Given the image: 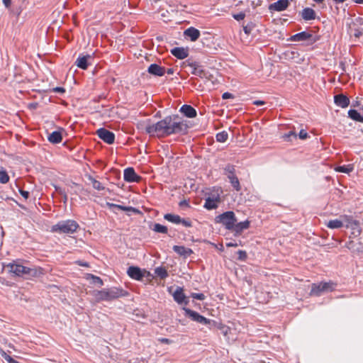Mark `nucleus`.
I'll list each match as a JSON object with an SVG mask.
<instances>
[{"instance_id":"nucleus-1","label":"nucleus","mask_w":363,"mask_h":363,"mask_svg":"<svg viewBox=\"0 0 363 363\" xmlns=\"http://www.w3.org/2000/svg\"><path fill=\"white\" fill-rule=\"evenodd\" d=\"M189 126L178 116H169L153 124H147L145 131L151 136L163 138L172 134L186 133Z\"/></svg>"},{"instance_id":"nucleus-2","label":"nucleus","mask_w":363,"mask_h":363,"mask_svg":"<svg viewBox=\"0 0 363 363\" xmlns=\"http://www.w3.org/2000/svg\"><path fill=\"white\" fill-rule=\"evenodd\" d=\"M127 295L128 292L126 291L117 287H112L94 292V297L98 301H111L120 297L126 296Z\"/></svg>"},{"instance_id":"nucleus-3","label":"nucleus","mask_w":363,"mask_h":363,"mask_svg":"<svg viewBox=\"0 0 363 363\" xmlns=\"http://www.w3.org/2000/svg\"><path fill=\"white\" fill-rule=\"evenodd\" d=\"M79 228L78 223L73 220H62L52 226L51 231L58 233L72 234Z\"/></svg>"},{"instance_id":"nucleus-4","label":"nucleus","mask_w":363,"mask_h":363,"mask_svg":"<svg viewBox=\"0 0 363 363\" xmlns=\"http://www.w3.org/2000/svg\"><path fill=\"white\" fill-rule=\"evenodd\" d=\"M337 284L333 281L320 282L312 284L309 293L310 296H320L323 293L335 291Z\"/></svg>"},{"instance_id":"nucleus-5","label":"nucleus","mask_w":363,"mask_h":363,"mask_svg":"<svg viewBox=\"0 0 363 363\" xmlns=\"http://www.w3.org/2000/svg\"><path fill=\"white\" fill-rule=\"evenodd\" d=\"M217 223L223 224L228 230H233L235 227V223H237V218L234 212L226 211L216 217Z\"/></svg>"},{"instance_id":"nucleus-6","label":"nucleus","mask_w":363,"mask_h":363,"mask_svg":"<svg viewBox=\"0 0 363 363\" xmlns=\"http://www.w3.org/2000/svg\"><path fill=\"white\" fill-rule=\"evenodd\" d=\"M9 272L16 275V276H23L25 274H30L34 271L32 269H30L27 267L23 266L18 264H9L6 266Z\"/></svg>"},{"instance_id":"nucleus-7","label":"nucleus","mask_w":363,"mask_h":363,"mask_svg":"<svg viewBox=\"0 0 363 363\" xmlns=\"http://www.w3.org/2000/svg\"><path fill=\"white\" fill-rule=\"evenodd\" d=\"M97 135L100 139L104 140L108 144H113L115 140V135L113 133L105 129L100 128L96 131Z\"/></svg>"},{"instance_id":"nucleus-8","label":"nucleus","mask_w":363,"mask_h":363,"mask_svg":"<svg viewBox=\"0 0 363 363\" xmlns=\"http://www.w3.org/2000/svg\"><path fill=\"white\" fill-rule=\"evenodd\" d=\"M186 313L194 321L203 325H208L211 323V320L200 315L199 313L191 309H185Z\"/></svg>"},{"instance_id":"nucleus-9","label":"nucleus","mask_w":363,"mask_h":363,"mask_svg":"<svg viewBox=\"0 0 363 363\" xmlns=\"http://www.w3.org/2000/svg\"><path fill=\"white\" fill-rule=\"evenodd\" d=\"M123 178L128 182H139L141 179V177L135 173L132 167L126 168L124 170Z\"/></svg>"},{"instance_id":"nucleus-10","label":"nucleus","mask_w":363,"mask_h":363,"mask_svg":"<svg viewBox=\"0 0 363 363\" xmlns=\"http://www.w3.org/2000/svg\"><path fill=\"white\" fill-rule=\"evenodd\" d=\"M185 67H189L191 68V74L201 77L203 74V70L202 67L199 65V62L196 61H190L189 60L184 62Z\"/></svg>"},{"instance_id":"nucleus-11","label":"nucleus","mask_w":363,"mask_h":363,"mask_svg":"<svg viewBox=\"0 0 363 363\" xmlns=\"http://www.w3.org/2000/svg\"><path fill=\"white\" fill-rule=\"evenodd\" d=\"M289 6V0H278L277 1L269 4V10L271 11H283Z\"/></svg>"},{"instance_id":"nucleus-12","label":"nucleus","mask_w":363,"mask_h":363,"mask_svg":"<svg viewBox=\"0 0 363 363\" xmlns=\"http://www.w3.org/2000/svg\"><path fill=\"white\" fill-rule=\"evenodd\" d=\"M127 274L131 279H135L138 281L142 280L143 278L144 277L143 272L138 267H134V266L129 267L127 270Z\"/></svg>"},{"instance_id":"nucleus-13","label":"nucleus","mask_w":363,"mask_h":363,"mask_svg":"<svg viewBox=\"0 0 363 363\" xmlns=\"http://www.w3.org/2000/svg\"><path fill=\"white\" fill-rule=\"evenodd\" d=\"M220 201V196L218 194L216 196H208L206 199L204 207L208 210L215 209L218 207Z\"/></svg>"},{"instance_id":"nucleus-14","label":"nucleus","mask_w":363,"mask_h":363,"mask_svg":"<svg viewBox=\"0 0 363 363\" xmlns=\"http://www.w3.org/2000/svg\"><path fill=\"white\" fill-rule=\"evenodd\" d=\"M147 72L150 74L162 77L166 73V69L164 67L158 65L157 64H151L147 69Z\"/></svg>"},{"instance_id":"nucleus-15","label":"nucleus","mask_w":363,"mask_h":363,"mask_svg":"<svg viewBox=\"0 0 363 363\" xmlns=\"http://www.w3.org/2000/svg\"><path fill=\"white\" fill-rule=\"evenodd\" d=\"M334 101L337 106L341 108H346L350 104L349 99L343 94H338L335 96Z\"/></svg>"},{"instance_id":"nucleus-16","label":"nucleus","mask_w":363,"mask_h":363,"mask_svg":"<svg viewBox=\"0 0 363 363\" xmlns=\"http://www.w3.org/2000/svg\"><path fill=\"white\" fill-rule=\"evenodd\" d=\"M184 35L189 38L191 41H196L200 36V31L194 27H190L185 30Z\"/></svg>"},{"instance_id":"nucleus-17","label":"nucleus","mask_w":363,"mask_h":363,"mask_svg":"<svg viewBox=\"0 0 363 363\" xmlns=\"http://www.w3.org/2000/svg\"><path fill=\"white\" fill-rule=\"evenodd\" d=\"M250 222L248 220H246L242 222H240L238 223H235V227L233 228V230L236 235H240L244 230H247L250 228Z\"/></svg>"},{"instance_id":"nucleus-18","label":"nucleus","mask_w":363,"mask_h":363,"mask_svg":"<svg viewBox=\"0 0 363 363\" xmlns=\"http://www.w3.org/2000/svg\"><path fill=\"white\" fill-rule=\"evenodd\" d=\"M180 111L188 118H194L196 116V111L190 105H183Z\"/></svg>"},{"instance_id":"nucleus-19","label":"nucleus","mask_w":363,"mask_h":363,"mask_svg":"<svg viewBox=\"0 0 363 363\" xmlns=\"http://www.w3.org/2000/svg\"><path fill=\"white\" fill-rule=\"evenodd\" d=\"M172 54L178 59L183 60L188 56V51L184 48H174L171 50Z\"/></svg>"},{"instance_id":"nucleus-20","label":"nucleus","mask_w":363,"mask_h":363,"mask_svg":"<svg viewBox=\"0 0 363 363\" xmlns=\"http://www.w3.org/2000/svg\"><path fill=\"white\" fill-rule=\"evenodd\" d=\"M91 56L89 55L85 56H79L76 60V65L78 67L82 69H86L88 67V60L91 59Z\"/></svg>"},{"instance_id":"nucleus-21","label":"nucleus","mask_w":363,"mask_h":363,"mask_svg":"<svg viewBox=\"0 0 363 363\" xmlns=\"http://www.w3.org/2000/svg\"><path fill=\"white\" fill-rule=\"evenodd\" d=\"M173 297H174V301H177L179 304L183 303L184 302H185L186 304L187 303V302L185 301L186 296L183 292V289L180 287H178L175 290V291L173 294Z\"/></svg>"},{"instance_id":"nucleus-22","label":"nucleus","mask_w":363,"mask_h":363,"mask_svg":"<svg viewBox=\"0 0 363 363\" xmlns=\"http://www.w3.org/2000/svg\"><path fill=\"white\" fill-rule=\"evenodd\" d=\"M173 250L179 255L184 257L189 256L192 253V250L184 246L174 245Z\"/></svg>"},{"instance_id":"nucleus-23","label":"nucleus","mask_w":363,"mask_h":363,"mask_svg":"<svg viewBox=\"0 0 363 363\" xmlns=\"http://www.w3.org/2000/svg\"><path fill=\"white\" fill-rule=\"evenodd\" d=\"M301 16L306 21L313 20L315 18V12L311 8H306L302 11Z\"/></svg>"},{"instance_id":"nucleus-24","label":"nucleus","mask_w":363,"mask_h":363,"mask_svg":"<svg viewBox=\"0 0 363 363\" xmlns=\"http://www.w3.org/2000/svg\"><path fill=\"white\" fill-rule=\"evenodd\" d=\"M340 218L343 221V224L345 223L346 228H353L354 225H358V222L353 220L350 216L343 215L340 216Z\"/></svg>"},{"instance_id":"nucleus-25","label":"nucleus","mask_w":363,"mask_h":363,"mask_svg":"<svg viewBox=\"0 0 363 363\" xmlns=\"http://www.w3.org/2000/svg\"><path fill=\"white\" fill-rule=\"evenodd\" d=\"M62 140V137L60 131H54L48 136V140L53 144L60 143Z\"/></svg>"},{"instance_id":"nucleus-26","label":"nucleus","mask_w":363,"mask_h":363,"mask_svg":"<svg viewBox=\"0 0 363 363\" xmlns=\"http://www.w3.org/2000/svg\"><path fill=\"white\" fill-rule=\"evenodd\" d=\"M312 35L307 32H301L294 35L292 37V40L294 41H303L311 39Z\"/></svg>"},{"instance_id":"nucleus-27","label":"nucleus","mask_w":363,"mask_h":363,"mask_svg":"<svg viewBox=\"0 0 363 363\" xmlns=\"http://www.w3.org/2000/svg\"><path fill=\"white\" fill-rule=\"evenodd\" d=\"M164 218L174 224H180V221H182V218L179 216L172 213H166Z\"/></svg>"},{"instance_id":"nucleus-28","label":"nucleus","mask_w":363,"mask_h":363,"mask_svg":"<svg viewBox=\"0 0 363 363\" xmlns=\"http://www.w3.org/2000/svg\"><path fill=\"white\" fill-rule=\"evenodd\" d=\"M326 225L330 229L340 228L343 226V221L341 220V218L340 220H330L327 223Z\"/></svg>"},{"instance_id":"nucleus-29","label":"nucleus","mask_w":363,"mask_h":363,"mask_svg":"<svg viewBox=\"0 0 363 363\" xmlns=\"http://www.w3.org/2000/svg\"><path fill=\"white\" fill-rule=\"evenodd\" d=\"M348 116L350 118L355 121L363 123V116L357 110H350L348 111Z\"/></svg>"},{"instance_id":"nucleus-30","label":"nucleus","mask_w":363,"mask_h":363,"mask_svg":"<svg viewBox=\"0 0 363 363\" xmlns=\"http://www.w3.org/2000/svg\"><path fill=\"white\" fill-rule=\"evenodd\" d=\"M213 324L216 325L217 328L221 331L222 334L225 337H228V334L230 333V328L223 324V323H218L217 324L215 321H213Z\"/></svg>"},{"instance_id":"nucleus-31","label":"nucleus","mask_w":363,"mask_h":363,"mask_svg":"<svg viewBox=\"0 0 363 363\" xmlns=\"http://www.w3.org/2000/svg\"><path fill=\"white\" fill-rule=\"evenodd\" d=\"M228 178L230 180V182L231 185L233 186V188L236 191H239L241 189V186L240 184V182H239L238 177H236V175L231 174L230 176L228 177Z\"/></svg>"},{"instance_id":"nucleus-32","label":"nucleus","mask_w":363,"mask_h":363,"mask_svg":"<svg viewBox=\"0 0 363 363\" xmlns=\"http://www.w3.org/2000/svg\"><path fill=\"white\" fill-rule=\"evenodd\" d=\"M353 166L352 164L338 166L335 168V170L338 172L349 174L353 171Z\"/></svg>"},{"instance_id":"nucleus-33","label":"nucleus","mask_w":363,"mask_h":363,"mask_svg":"<svg viewBox=\"0 0 363 363\" xmlns=\"http://www.w3.org/2000/svg\"><path fill=\"white\" fill-rule=\"evenodd\" d=\"M155 274L161 279H165L168 277V272L164 267H159L155 269Z\"/></svg>"},{"instance_id":"nucleus-34","label":"nucleus","mask_w":363,"mask_h":363,"mask_svg":"<svg viewBox=\"0 0 363 363\" xmlns=\"http://www.w3.org/2000/svg\"><path fill=\"white\" fill-rule=\"evenodd\" d=\"M153 230L160 233H167L168 229L166 226L160 223H155L153 227Z\"/></svg>"},{"instance_id":"nucleus-35","label":"nucleus","mask_w":363,"mask_h":363,"mask_svg":"<svg viewBox=\"0 0 363 363\" xmlns=\"http://www.w3.org/2000/svg\"><path fill=\"white\" fill-rule=\"evenodd\" d=\"M9 181V176L8 175L6 170L1 169H0V183L6 184Z\"/></svg>"},{"instance_id":"nucleus-36","label":"nucleus","mask_w":363,"mask_h":363,"mask_svg":"<svg viewBox=\"0 0 363 363\" xmlns=\"http://www.w3.org/2000/svg\"><path fill=\"white\" fill-rule=\"evenodd\" d=\"M296 137L297 135L294 131H290L284 134L281 138L284 141H291L292 139H296Z\"/></svg>"},{"instance_id":"nucleus-37","label":"nucleus","mask_w":363,"mask_h":363,"mask_svg":"<svg viewBox=\"0 0 363 363\" xmlns=\"http://www.w3.org/2000/svg\"><path fill=\"white\" fill-rule=\"evenodd\" d=\"M228 137V133L225 131H223V132L217 133L216 140L218 142L224 143L227 140Z\"/></svg>"},{"instance_id":"nucleus-38","label":"nucleus","mask_w":363,"mask_h":363,"mask_svg":"<svg viewBox=\"0 0 363 363\" xmlns=\"http://www.w3.org/2000/svg\"><path fill=\"white\" fill-rule=\"evenodd\" d=\"M90 180L91 181L92 186L95 189L99 191L104 189V186L100 182L97 181L96 179L92 177L90 178Z\"/></svg>"},{"instance_id":"nucleus-39","label":"nucleus","mask_w":363,"mask_h":363,"mask_svg":"<svg viewBox=\"0 0 363 363\" xmlns=\"http://www.w3.org/2000/svg\"><path fill=\"white\" fill-rule=\"evenodd\" d=\"M106 205L109 208H116L124 211H129V210L132 209L131 207H126V206H121V205H118V204H114V203H107Z\"/></svg>"},{"instance_id":"nucleus-40","label":"nucleus","mask_w":363,"mask_h":363,"mask_svg":"<svg viewBox=\"0 0 363 363\" xmlns=\"http://www.w3.org/2000/svg\"><path fill=\"white\" fill-rule=\"evenodd\" d=\"M88 276H89V277H91L93 279V282L94 284H98L99 286H103L104 283H103L102 279L100 277H96L93 274H89Z\"/></svg>"},{"instance_id":"nucleus-41","label":"nucleus","mask_w":363,"mask_h":363,"mask_svg":"<svg viewBox=\"0 0 363 363\" xmlns=\"http://www.w3.org/2000/svg\"><path fill=\"white\" fill-rule=\"evenodd\" d=\"M225 174L227 177H230V174H235V168L232 165H228L225 168Z\"/></svg>"},{"instance_id":"nucleus-42","label":"nucleus","mask_w":363,"mask_h":363,"mask_svg":"<svg viewBox=\"0 0 363 363\" xmlns=\"http://www.w3.org/2000/svg\"><path fill=\"white\" fill-rule=\"evenodd\" d=\"M191 297L195 299L200 300V301H203L205 299L204 294H201V293H193L191 294Z\"/></svg>"},{"instance_id":"nucleus-43","label":"nucleus","mask_w":363,"mask_h":363,"mask_svg":"<svg viewBox=\"0 0 363 363\" xmlns=\"http://www.w3.org/2000/svg\"><path fill=\"white\" fill-rule=\"evenodd\" d=\"M238 259L241 261H245L247 259V253L244 250H239L238 252Z\"/></svg>"},{"instance_id":"nucleus-44","label":"nucleus","mask_w":363,"mask_h":363,"mask_svg":"<svg viewBox=\"0 0 363 363\" xmlns=\"http://www.w3.org/2000/svg\"><path fill=\"white\" fill-rule=\"evenodd\" d=\"M233 17L237 21H241L245 18V13L244 12H240L239 13L233 14Z\"/></svg>"},{"instance_id":"nucleus-45","label":"nucleus","mask_w":363,"mask_h":363,"mask_svg":"<svg viewBox=\"0 0 363 363\" xmlns=\"http://www.w3.org/2000/svg\"><path fill=\"white\" fill-rule=\"evenodd\" d=\"M180 223L182 224L185 227H191L192 223L190 220L189 219H183L182 218V221H180Z\"/></svg>"},{"instance_id":"nucleus-46","label":"nucleus","mask_w":363,"mask_h":363,"mask_svg":"<svg viewBox=\"0 0 363 363\" xmlns=\"http://www.w3.org/2000/svg\"><path fill=\"white\" fill-rule=\"evenodd\" d=\"M4 359L8 363H20L19 362L14 359L13 357H11V356H9L8 354H5Z\"/></svg>"},{"instance_id":"nucleus-47","label":"nucleus","mask_w":363,"mask_h":363,"mask_svg":"<svg viewBox=\"0 0 363 363\" xmlns=\"http://www.w3.org/2000/svg\"><path fill=\"white\" fill-rule=\"evenodd\" d=\"M298 136L301 139L304 140L308 138V133L304 130H301L299 132Z\"/></svg>"},{"instance_id":"nucleus-48","label":"nucleus","mask_w":363,"mask_h":363,"mask_svg":"<svg viewBox=\"0 0 363 363\" xmlns=\"http://www.w3.org/2000/svg\"><path fill=\"white\" fill-rule=\"evenodd\" d=\"M158 341L164 344H171L172 342V340L164 337L159 338Z\"/></svg>"},{"instance_id":"nucleus-49","label":"nucleus","mask_w":363,"mask_h":363,"mask_svg":"<svg viewBox=\"0 0 363 363\" xmlns=\"http://www.w3.org/2000/svg\"><path fill=\"white\" fill-rule=\"evenodd\" d=\"M19 192H20L21 195L23 197H24L26 199H28V197H29V194H30L28 191H24V190H23V189H20V190H19Z\"/></svg>"},{"instance_id":"nucleus-50","label":"nucleus","mask_w":363,"mask_h":363,"mask_svg":"<svg viewBox=\"0 0 363 363\" xmlns=\"http://www.w3.org/2000/svg\"><path fill=\"white\" fill-rule=\"evenodd\" d=\"M223 99H231V98H233V96L232 94L229 93V92H225L223 96H222Z\"/></svg>"},{"instance_id":"nucleus-51","label":"nucleus","mask_w":363,"mask_h":363,"mask_svg":"<svg viewBox=\"0 0 363 363\" xmlns=\"http://www.w3.org/2000/svg\"><path fill=\"white\" fill-rule=\"evenodd\" d=\"M5 7L9 9L11 6V0H2Z\"/></svg>"},{"instance_id":"nucleus-52","label":"nucleus","mask_w":363,"mask_h":363,"mask_svg":"<svg viewBox=\"0 0 363 363\" xmlns=\"http://www.w3.org/2000/svg\"><path fill=\"white\" fill-rule=\"evenodd\" d=\"M53 91L56 93H64L65 91V89L62 87H55L53 89Z\"/></svg>"},{"instance_id":"nucleus-53","label":"nucleus","mask_w":363,"mask_h":363,"mask_svg":"<svg viewBox=\"0 0 363 363\" xmlns=\"http://www.w3.org/2000/svg\"><path fill=\"white\" fill-rule=\"evenodd\" d=\"M180 207L186 206L189 207V203L186 200L181 201L179 203Z\"/></svg>"},{"instance_id":"nucleus-54","label":"nucleus","mask_w":363,"mask_h":363,"mask_svg":"<svg viewBox=\"0 0 363 363\" xmlns=\"http://www.w3.org/2000/svg\"><path fill=\"white\" fill-rule=\"evenodd\" d=\"M243 30L246 34H250L251 32V28L248 26H244Z\"/></svg>"},{"instance_id":"nucleus-55","label":"nucleus","mask_w":363,"mask_h":363,"mask_svg":"<svg viewBox=\"0 0 363 363\" xmlns=\"http://www.w3.org/2000/svg\"><path fill=\"white\" fill-rule=\"evenodd\" d=\"M253 104L256 106H262L265 104V102L264 101L257 100L253 102Z\"/></svg>"},{"instance_id":"nucleus-56","label":"nucleus","mask_w":363,"mask_h":363,"mask_svg":"<svg viewBox=\"0 0 363 363\" xmlns=\"http://www.w3.org/2000/svg\"><path fill=\"white\" fill-rule=\"evenodd\" d=\"M226 246L228 247H238V244L237 242H227L226 243Z\"/></svg>"},{"instance_id":"nucleus-57","label":"nucleus","mask_w":363,"mask_h":363,"mask_svg":"<svg viewBox=\"0 0 363 363\" xmlns=\"http://www.w3.org/2000/svg\"><path fill=\"white\" fill-rule=\"evenodd\" d=\"M55 188L56 191L58 192L60 194H64L65 191L63 189H62L60 187L55 186Z\"/></svg>"},{"instance_id":"nucleus-58","label":"nucleus","mask_w":363,"mask_h":363,"mask_svg":"<svg viewBox=\"0 0 363 363\" xmlns=\"http://www.w3.org/2000/svg\"><path fill=\"white\" fill-rule=\"evenodd\" d=\"M174 72V69L173 68H169L166 70V73L168 74H173Z\"/></svg>"},{"instance_id":"nucleus-59","label":"nucleus","mask_w":363,"mask_h":363,"mask_svg":"<svg viewBox=\"0 0 363 363\" xmlns=\"http://www.w3.org/2000/svg\"><path fill=\"white\" fill-rule=\"evenodd\" d=\"M77 263L80 266L88 267V264L86 262H83L82 261H77Z\"/></svg>"},{"instance_id":"nucleus-60","label":"nucleus","mask_w":363,"mask_h":363,"mask_svg":"<svg viewBox=\"0 0 363 363\" xmlns=\"http://www.w3.org/2000/svg\"><path fill=\"white\" fill-rule=\"evenodd\" d=\"M61 195L62 196V198H63V202L66 203L67 201V194L65 191L64 194H62Z\"/></svg>"},{"instance_id":"nucleus-61","label":"nucleus","mask_w":363,"mask_h":363,"mask_svg":"<svg viewBox=\"0 0 363 363\" xmlns=\"http://www.w3.org/2000/svg\"><path fill=\"white\" fill-rule=\"evenodd\" d=\"M335 3H337V4H340V3H343L345 2L346 0H333Z\"/></svg>"},{"instance_id":"nucleus-62","label":"nucleus","mask_w":363,"mask_h":363,"mask_svg":"<svg viewBox=\"0 0 363 363\" xmlns=\"http://www.w3.org/2000/svg\"><path fill=\"white\" fill-rule=\"evenodd\" d=\"M357 4H363V0H353Z\"/></svg>"},{"instance_id":"nucleus-63","label":"nucleus","mask_w":363,"mask_h":363,"mask_svg":"<svg viewBox=\"0 0 363 363\" xmlns=\"http://www.w3.org/2000/svg\"><path fill=\"white\" fill-rule=\"evenodd\" d=\"M313 1L317 3H322L324 0H313Z\"/></svg>"},{"instance_id":"nucleus-64","label":"nucleus","mask_w":363,"mask_h":363,"mask_svg":"<svg viewBox=\"0 0 363 363\" xmlns=\"http://www.w3.org/2000/svg\"><path fill=\"white\" fill-rule=\"evenodd\" d=\"M351 243H352V242H350L348 245H347V248H350V245Z\"/></svg>"}]
</instances>
